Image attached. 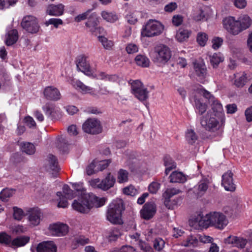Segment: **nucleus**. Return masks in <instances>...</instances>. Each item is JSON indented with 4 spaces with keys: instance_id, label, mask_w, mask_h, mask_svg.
Returning a JSON list of instances; mask_svg holds the SVG:
<instances>
[{
    "instance_id": "obj_1",
    "label": "nucleus",
    "mask_w": 252,
    "mask_h": 252,
    "mask_svg": "<svg viewBox=\"0 0 252 252\" xmlns=\"http://www.w3.org/2000/svg\"><path fill=\"white\" fill-rule=\"evenodd\" d=\"M200 93L207 99L211 107V110L209 111L205 116L201 117L200 124L206 130L215 131L220 127L219 120L220 121L221 125L224 123V113L222 106L220 102L207 90L201 89Z\"/></svg>"
},
{
    "instance_id": "obj_2",
    "label": "nucleus",
    "mask_w": 252,
    "mask_h": 252,
    "mask_svg": "<svg viewBox=\"0 0 252 252\" xmlns=\"http://www.w3.org/2000/svg\"><path fill=\"white\" fill-rule=\"evenodd\" d=\"M228 223L226 217L222 213L218 212H211L205 216L199 214L190 222V224L195 226L207 228L213 226L219 229H223Z\"/></svg>"
},
{
    "instance_id": "obj_3",
    "label": "nucleus",
    "mask_w": 252,
    "mask_h": 252,
    "mask_svg": "<svg viewBox=\"0 0 252 252\" xmlns=\"http://www.w3.org/2000/svg\"><path fill=\"white\" fill-rule=\"evenodd\" d=\"M105 201V198H98L92 193L81 190L80 196L77 200H74L72 206L81 213L87 214L94 207L98 208L103 206Z\"/></svg>"
},
{
    "instance_id": "obj_4",
    "label": "nucleus",
    "mask_w": 252,
    "mask_h": 252,
    "mask_svg": "<svg viewBox=\"0 0 252 252\" xmlns=\"http://www.w3.org/2000/svg\"><path fill=\"white\" fill-rule=\"evenodd\" d=\"M124 210L122 200L118 199L113 201L107 209V220L115 224H121L122 221V212Z\"/></svg>"
},
{
    "instance_id": "obj_5",
    "label": "nucleus",
    "mask_w": 252,
    "mask_h": 252,
    "mask_svg": "<svg viewBox=\"0 0 252 252\" xmlns=\"http://www.w3.org/2000/svg\"><path fill=\"white\" fill-rule=\"evenodd\" d=\"M171 57V51L167 46L159 44L155 47L153 60L158 66L164 65L170 60Z\"/></svg>"
},
{
    "instance_id": "obj_6",
    "label": "nucleus",
    "mask_w": 252,
    "mask_h": 252,
    "mask_svg": "<svg viewBox=\"0 0 252 252\" xmlns=\"http://www.w3.org/2000/svg\"><path fill=\"white\" fill-rule=\"evenodd\" d=\"M163 26L159 22L149 20L141 30V35L143 37H153L160 34L163 30Z\"/></svg>"
},
{
    "instance_id": "obj_7",
    "label": "nucleus",
    "mask_w": 252,
    "mask_h": 252,
    "mask_svg": "<svg viewBox=\"0 0 252 252\" xmlns=\"http://www.w3.org/2000/svg\"><path fill=\"white\" fill-rule=\"evenodd\" d=\"M21 25L24 30L31 33H37L40 28L37 18L32 15L25 16Z\"/></svg>"
},
{
    "instance_id": "obj_8",
    "label": "nucleus",
    "mask_w": 252,
    "mask_h": 252,
    "mask_svg": "<svg viewBox=\"0 0 252 252\" xmlns=\"http://www.w3.org/2000/svg\"><path fill=\"white\" fill-rule=\"evenodd\" d=\"M82 129L85 132L91 134H97L102 131L100 122L95 119H87L83 124Z\"/></svg>"
},
{
    "instance_id": "obj_9",
    "label": "nucleus",
    "mask_w": 252,
    "mask_h": 252,
    "mask_svg": "<svg viewBox=\"0 0 252 252\" xmlns=\"http://www.w3.org/2000/svg\"><path fill=\"white\" fill-rule=\"evenodd\" d=\"M63 194L61 192H57V195L59 196L58 207L65 208L68 206L67 199H72L74 198V193L67 185H64L63 188Z\"/></svg>"
},
{
    "instance_id": "obj_10",
    "label": "nucleus",
    "mask_w": 252,
    "mask_h": 252,
    "mask_svg": "<svg viewBox=\"0 0 252 252\" xmlns=\"http://www.w3.org/2000/svg\"><path fill=\"white\" fill-rule=\"evenodd\" d=\"M224 28L230 33L237 35L241 32L240 23L233 17L229 16L223 20Z\"/></svg>"
},
{
    "instance_id": "obj_11",
    "label": "nucleus",
    "mask_w": 252,
    "mask_h": 252,
    "mask_svg": "<svg viewBox=\"0 0 252 252\" xmlns=\"http://www.w3.org/2000/svg\"><path fill=\"white\" fill-rule=\"evenodd\" d=\"M156 211V204L153 202H148L144 205L141 210L140 215L143 219L149 220L154 217Z\"/></svg>"
},
{
    "instance_id": "obj_12",
    "label": "nucleus",
    "mask_w": 252,
    "mask_h": 252,
    "mask_svg": "<svg viewBox=\"0 0 252 252\" xmlns=\"http://www.w3.org/2000/svg\"><path fill=\"white\" fill-rule=\"evenodd\" d=\"M76 62L78 70L89 76L92 74L93 71L86 56L85 55L79 56L77 58Z\"/></svg>"
},
{
    "instance_id": "obj_13",
    "label": "nucleus",
    "mask_w": 252,
    "mask_h": 252,
    "mask_svg": "<svg viewBox=\"0 0 252 252\" xmlns=\"http://www.w3.org/2000/svg\"><path fill=\"white\" fill-rule=\"evenodd\" d=\"M233 173L230 171L222 176L221 185L227 191L233 192L236 189V186L233 182Z\"/></svg>"
},
{
    "instance_id": "obj_14",
    "label": "nucleus",
    "mask_w": 252,
    "mask_h": 252,
    "mask_svg": "<svg viewBox=\"0 0 252 252\" xmlns=\"http://www.w3.org/2000/svg\"><path fill=\"white\" fill-rule=\"evenodd\" d=\"M49 229L52 235L58 236L65 235L68 231V226L61 223L50 224Z\"/></svg>"
},
{
    "instance_id": "obj_15",
    "label": "nucleus",
    "mask_w": 252,
    "mask_h": 252,
    "mask_svg": "<svg viewBox=\"0 0 252 252\" xmlns=\"http://www.w3.org/2000/svg\"><path fill=\"white\" fill-rule=\"evenodd\" d=\"M37 252H57V247L53 241H43L36 247Z\"/></svg>"
},
{
    "instance_id": "obj_16",
    "label": "nucleus",
    "mask_w": 252,
    "mask_h": 252,
    "mask_svg": "<svg viewBox=\"0 0 252 252\" xmlns=\"http://www.w3.org/2000/svg\"><path fill=\"white\" fill-rule=\"evenodd\" d=\"M43 94L45 97L48 100L56 101L61 98V94L58 89L52 86L46 87Z\"/></svg>"
},
{
    "instance_id": "obj_17",
    "label": "nucleus",
    "mask_w": 252,
    "mask_h": 252,
    "mask_svg": "<svg viewBox=\"0 0 252 252\" xmlns=\"http://www.w3.org/2000/svg\"><path fill=\"white\" fill-rule=\"evenodd\" d=\"M224 241L226 244H231L239 248H244L247 243V241L246 239L231 236L226 238Z\"/></svg>"
},
{
    "instance_id": "obj_18",
    "label": "nucleus",
    "mask_w": 252,
    "mask_h": 252,
    "mask_svg": "<svg viewBox=\"0 0 252 252\" xmlns=\"http://www.w3.org/2000/svg\"><path fill=\"white\" fill-rule=\"evenodd\" d=\"M98 23L97 15L95 13H92L86 23V26L89 29L90 31L93 33L96 32Z\"/></svg>"
},
{
    "instance_id": "obj_19",
    "label": "nucleus",
    "mask_w": 252,
    "mask_h": 252,
    "mask_svg": "<svg viewBox=\"0 0 252 252\" xmlns=\"http://www.w3.org/2000/svg\"><path fill=\"white\" fill-rule=\"evenodd\" d=\"M63 11L64 6L62 4H50L47 7L46 13L51 16H59L63 14Z\"/></svg>"
},
{
    "instance_id": "obj_20",
    "label": "nucleus",
    "mask_w": 252,
    "mask_h": 252,
    "mask_svg": "<svg viewBox=\"0 0 252 252\" xmlns=\"http://www.w3.org/2000/svg\"><path fill=\"white\" fill-rule=\"evenodd\" d=\"M41 212L37 208L31 209L29 212V220L33 226L37 225L40 221Z\"/></svg>"
},
{
    "instance_id": "obj_21",
    "label": "nucleus",
    "mask_w": 252,
    "mask_h": 252,
    "mask_svg": "<svg viewBox=\"0 0 252 252\" xmlns=\"http://www.w3.org/2000/svg\"><path fill=\"white\" fill-rule=\"evenodd\" d=\"M116 179L110 173L107 174L105 179L101 181L100 189L106 190L114 186Z\"/></svg>"
},
{
    "instance_id": "obj_22",
    "label": "nucleus",
    "mask_w": 252,
    "mask_h": 252,
    "mask_svg": "<svg viewBox=\"0 0 252 252\" xmlns=\"http://www.w3.org/2000/svg\"><path fill=\"white\" fill-rule=\"evenodd\" d=\"M30 241V237L27 236H22L17 237L12 240H11V243L10 247L15 249L18 247L24 246Z\"/></svg>"
},
{
    "instance_id": "obj_23",
    "label": "nucleus",
    "mask_w": 252,
    "mask_h": 252,
    "mask_svg": "<svg viewBox=\"0 0 252 252\" xmlns=\"http://www.w3.org/2000/svg\"><path fill=\"white\" fill-rule=\"evenodd\" d=\"M170 182L183 183L186 181L187 178L185 175L181 172H173L169 176Z\"/></svg>"
},
{
    "instance_id": "obj_24",
    "label": "nucleus",
    "mask_w": 252,
    "mask_h": 252,
    "mask_svg": "<svg viewBox=\"0 0 252 252\" xmlns=\"http://www.w3.org/2000/svg\"><path fill=\"white\" fill-rule=\"evenodd\" d=\"M18 39V33L17 30L13 29L9 31L7 34L5 44L11 46L15 43Z\"/></svg>"
},
{
    "instance_id": "obj_25",
    "label": "nucleus",
    "mask_w": 252,
    "mask_h": 252,
    "mask_svg": "<svg viewBox=\"0 0 252 252\" xmlns=\"http://www.w3.org/2000/svg\"><path fill=\"white\" fill-rule=\"evenodd\" d=\"M69 145V142L66 137L62 135L57 138V146L63 152L67 151Z\"/></svg>"
},
{
    "instance_id": "obj_26",
    "label": "nucleus",
    "mask_w": 252,
    "mask_h": 252,
    "mask_svg": "<svg viewBox=\"0 0 252 252\" xmlns=\"http://www.w3.org/2000/svg\"><path fill=\"white\" fill-rule=\"evenodd\" d=\"M194 69L196 74L201 78L205 77L206 75V68L203 63H194Z\"/></svg>"
},
{
    "instance_id": "obj_27",
    "label": "nucleus",
    "mask_w": 252,
    "mask_h": 252,
    "mask_svg": "<svg viewBox=\"0 0 252 252\" xmlns=\"http://www.w3.org/2000/svg\"><path fill=\"white\" fill-rule=\"evenodd\" d=\"M235 79L234 80V85L237 87H242L246 83L248 80L247 74L243 72L242 74H237L235 75Z\"/></svg>"
},
{
    "instance_id": "obj_28",
    "label": "nucleus",
    "mask_w": 252,
    "mask_h": 252,
    "mask_svg": "<svg viewBox=\"0 0 252 252\" xmlns=\"http://www.w3.org/2000/svg\"><path fill=\"white\" fill-rule=\"evenodd\" d=\"M133 94L137 99L142 102L146 101L149 97V92L145 87L138 90Z\"/></svg>"
},
{
    "instance_id": "obj_29",
    "label": "nucleus",
    "mask_w": 252,
    "mask_h": 252,
    "mask_svg": "<svg viewBox=\"0 0 252 252\" xmlns=\"http://www.w3.org/2000/svg\"><path fill=\"white\" fill-rule=\"evenodd\" d=\"M238 21L240 24V28L241 32L248 29L251 24V19L247 15H245L241 18H240Z\"/></svg>"
},
{
    "instance_id": "obj_30",
    "label": "nucleus",
    "mask_w": 252,
    "mask_h": 252,
    "mask_svg": "<svg viewBox=\"0 0 252 252\" xmlns=\"http://www.w3.org/2000/svg\"><path fill=\"white\" fill-rule=\"evenodd\" d=\"M48 159L50 168L52 171L58 172L59 170V167L56 157L53 155H49Z\"/></svg>"
},
{
    "instance_id": "obj_31",
    "label": "nucleus",
    "mask_w": 252,
    "mask_h": 252,
    "mask_svg": "<svg viewBox=\"0 0 252 252\" xmlns=\"http://www.w3.org/2000/svg\"><path fill=\"white\" fill-rule=\"evenodd\" d=\"M21 149L23 152L30 155L33 154L35 152L34 146L30 142L23 143L21 145Z\"/></svg>"
},
{
    "instance_id": "obj_32",
    "label": "nucleus",
    "mask_w": 252,
    "mask_h": 252,
    "mask_svg": "<svg viewBox=\"0 0 252 252\" xmlns=\"http://www.w3.org/2000/svg\"><path fill=\"white\" fill-rule=\"evenodd\" d=\"M190 34L188 30L180 29L177 32L176 35L177 39L180 42H183L188 39Z\"/></svg>"
},
{
    "instance_id": "obj_33",
    "label": "nucleus",
    "mask_w": 252,
    "mask_h": 252,
    "mask_svg": "<svg viewBox=\"0 0 252 252\" xmlns=\"http://www.w3.org/2000/svg\"><path fill=\"white\" fill-rule=\"evenodd\" d=\"M210 63L214 68H216L218 64L223 61V58L220 54L215 53L210 57Z\"/></svg>"
},
{
    "instance_id": "obj_34",
    "label": "nucleus",
    "mask_w": 252,
    "mask_h": 252,
    "mask_svg": "<svg viewBox=\"0 0 252 252\" xmlns=\"http://www.w3.org/2000/svg\"><path fill=\"white\" fill-rule=\"evenodd\" d=\"M136 64L142 67H147L149 64V59L144 56L141 55H137L135 58Z\"/></svg>"
},
{
    "instance_id": "obj_35",
    "label": "nucleus",
    "mask_w": 252,
    "mask_h": 252,
    "mask_svg": "<svg viewBox=\"0 0 252 252\" xmlns=\"http://www.w3.org/2000/svg\"><path fill=\"white\" fill-rule=\"evenodd\" d=\"M208 188V182L207 181H200L197 186V195L201 197L206 191Z\"/></svg>"
},
{
    "instance_id": "obj_36",
    "label": "nucleus",
    "mask_w": 252,
    "mask_h": 252,
    "mask_svg": "<svg viewBox=\"0 0 252 252\" xmlns=\"http://www.w3.org/2000/svg\"><path fill=\"white\" fill-rule=\"evenodd\" d=\"M76 88L82 92V93H92L94 92L93 89L90 87L87 86L80 81L75 82Z\"/></svg>"
},
{
    "instance_id": "obj_37",
    "label": "nucleus",
    "mask_w": 252,
    "mask_h": 252,
    "mask_svg": "<svg viewBox=\"0 0 252 252\" xmlns=\"http://www.w3.org/2000/svg\"><path fill=\"white\" fill-rule=\"evenodd\" d=\"M101 16L103 19L111 23H113L118 20V16L117 15L112 12L102 11L101 12Z\"/></svg>"
},
{
    "instance_id": "obj_38",
    "label": "nucleus",
    "mask_w": 252,
    "mask_h": 252,
    "mask_svg": "<svg viewBox=\"0 0 252 252\" xmlns=\"http://www.w3.org/2000/svg\"><path fill=\"white\" fill-rule=\"evenodd\" d=\"M198 242V238L194 236H189L184 242V246L185 247H196Z\"/></svg>"
},
{
    "instance_id": "obj_39",
    "label": "nucleus",
    "mask_w": 252,
    "mask_h": 252,
    "mask_svg": "<svg viewBox=\"0 0 252 252\" xmlns=\"http://www.w3.org/2000/svg\"><path fill=\"white\" fill-rule=\"evenodd\" d=\"M15 190L12 189H5L0 193V198L2 201H7L9 198L11 197L15 192Z\"/></svg>"
},
{
    "instance_id": "obj_40",
    "label": "nucleus",
    "mask_w": 252,
    "mask_h": 252,
    "mask_svg": "<svg viewBox=\"0 0 252 252\" xmlns=\"http://www.w3.org/2000/svg\"><path fill=\"white\" fill-rule=\"evenodd\" d=\"M179 200H180V198L165 199L164 204L168 209L173 210L177 207Z\"/></svg>"
},
{
    "instance_id": "obj_41",
    "label": "nucleus",
    "mask_w": 252,
    "mask_h": 252,
    "mask_svg": "<svg viewBox=\"0 0 252 252\" xmlns=\"http://www.w3.org/2000/svg\"><path fill=\"white\" fill-rule=\"evenodd\" d=\"M128 172L124 169H121L118 172V181L120 183H123L128 181Z\"/></svg>"
},
{
    "instance_id": "obj_42",
    "label": "nucleus",
    "mask_w": 252,
    "mask_h": 252,
    "mask_svg": "<svg viewBox=\"0 0 252 252\" xmlns=\"http://www.w3.org/2000/svg\"><path fill=\"white\" fill-rule=\"evenodd\" d=\"M194 102L195 108L198 110V113L200 115H202L206 112L207 106L205 103L201 102L198 99H195Z\"/></svg>"
},
{
    "instance_id": "obj_43",
    "label": "nucleus",
    "mask_w": 252,
    "mask_h": 252,
    "mask_svg": "<svg viewBox=\"0 0 252 252\" xmlns=\"http://www.w3.org/2000/svg\"><path fill=\"white\" fill-rule=\"evenodd\" d=\"M186 139L190 144H193L197 140V136L192 129H189L186 132Z\"/></svg>"
},
{
    "instance_id": "obj_44",
    "label": "nucleus",
    "mask_w": 252,
    "mask_h": 252,
    "mask_svg": "<svg viewBox=\"0 0 252 252\" xmlns=\"http://www.w3.org/2000/svg\"><path fill=\"white\" fill-rule=\"evenodd\" d=\"M55 105L52 103H47L42 107V109L45 114L49 117L53 114L55 111Z\"/></svg>"
},
{
    "instance_id": "obj_45",
    "label": "nucleus",
    "mask_w": 252,
    "mask_h": 252,
    "mask_svg": "<svg viewBox=\"0 0 252 252\" xmlns=\"http://www.w3.org/2000/svg\"><path fill=\"white\" fill-rule=\"evenodd\" d=\"M111 162V159L101 160L98 162H96L95 161V164L96 166L95 171H96V172H98L99 171L103 170L108 166Z\"/></svg>"
},
{
    "instance_id": "obj_46",
    "label": "nucleus",
    "mask_w": 252,
    "mask_h": 252,
    "mask_svg": "<svg viewBox=\"0 0 252 252\" xmlns=\"http://www.w3.org/2000/svg\"><path fill=\"white\" fill-rule=\"evenodd\" d=\"M182 191L176 188L168 189L163 193L165 199H170L172 196L180 193Z\"/></svg>"
},
{
    "instance_id": "obj_47",
    "label": "nucleus",
    "mask_w": 252,
    "mask_h": 252,
    "mask_svg": "<svg viewBox=\"0 0 252 252\" xmlns=\"http://www.w3.org/2000/svg\"><path fill=\"white\" fill-rule=\"evenodd\" d=\"M0 243L4 244L10 247L11 243V237L5 232L0 233Z\"/></svg>"
},
{
    "instance_id": "obj_48",
    "label": "nucleus",
    "mask_w": 252,
    "mask_h": 252,
    "mask_svg": "<svg viewBox=\"0 0 252 252\" xmlns=\"http://www.w3.org/2000/svg\"><path fill=\"white\" fill-rule=\"evenodd\" d=\"M163 161L165 166L173 169L176 168V164L170 156H165L163 158Z\"/></svg>"
},
{
    "instance_id": "obj_49",
    "label": "nucleus",
    "mask_w": 252,
    "mask_h": 252,
    "mask_svg": "<svg viewBox=\"0 0 252 252\" xmlns=\"http://www.w3.org/2000/svg\"><path fill=\"white\" fill-rule=\"evenodd\" d=\"M196 39L197 42L200 46H204L205 45L208 40V35L204 32H199L197 34Z\"/></svg>"
},
{
    "instance_id": "obj_50",
    "label": "nucleus",
    "mask_w": 252,
    "mask_h": 252,
    "mask_svg": "<svg viewBox=\"0 0 252 252\" xmlns=\"http://www.w3.org/2000/svg\"><path fill=\"white\" fill-rule=\"evenodd\" d=\"M98 38L103 47L106 49H110L113 45V43L112 41L108 40L107 38L104 36H99Z\"/></svg>"
},
{
    "instance_id": "obj_51",
    "label": "nucleus",
    "mask_w": 252,
    "mask_h": 252,
    "mask_svg": "<svg viewBox=\"0 0 252 252\" xmlns=\"http://www.w3.org/2000/svg\"><path fill=\"white\" fill-rule=\"evenodd\" d=\"M63 24V20L61 19L57 18H51L45 23L46 26H48L49 25H53L56 28H57L59 25H62Z\"/></svg>"
},
{
    "instance_id": "obj_52",
    "label": "nucleus",
    "mask_w": 252,
    "mask_h": 252,
    "mask_svg": "<svg viewBox=\"0 0 252 252\" xmlns=\"http://www.w3.org/2000/svg\"><path fill=\"white\" fill-rule=\"evenodd\" d=\"M123 192L125 194L134 196L137 194V190L133 186H129L124 188Z\"/></svg>"
},
{
    "instance_id": "obj_53",
    "label": "nucleus",
    "mask_w": 252,
    "mask_h": 252,
    "mask_svg": "<svg viewBox=\"0 0 252 252\" xmlns=\"http://www.w3.org/2000/svg\"><path fill=\"white\" fill-rule=\"evenodd\" d=\"M91 9H89L85 12H84L76 16L74 18L75 21L77 22H80L82 20L88 19L90 15L91 14Z\"/></svg>"
},
{
    "instance_id": "obj_54",
    "label": "nucleus",
    "mask_w": 252,
    "mask_h": 252,
    "mask_svg": "<svg viewBox=\"0 0 252 252\" xmlns=\"http://www.w3.org/2000/svg\"><path fill=\"white\" fill-rule=\"evenodd\" d=\"M13 209V217L14 219L17 220H21L24 216V212L21 209L17 207H14Z\"/></svg>"
},
{
    "instance_id": "obj_55",
    "label": "nucleus",
    "mask_w": 252,
    "mask_h": 252,
    "mask_svg": "<svg viewBox=\"0 0 252 252\" xmlns=\"http://www.w3.org/2000/svg\"><path fill=\"white\" fill-rule=\"evenodd\" d=\"M131 84L132 94L144 87L142 82L139 80L133 81Z\"/></svg>"
},
{
    "instance_id": "obj_56",
    "label": "nucleus",
    "mask_w": 252,
    "mask_h": 252,
    "mask_svg": "<svg viewBox=\"0 0 252 252\" xmlns=\"http://www.w3.org/2000/svg\"><path fill=\"white\" fill-rule=\"evenodd\" d=\"M212 48L217 50L219 49L223 43V39L221 37H215L212 40Z\"/></svg>"
},
{
    "instance_id": "obj_57",
    "label": "nucleus",
    "mask_w": 252,
    "mask_h": 252,
    "mask_svg": "<svg viewBox=\"0 0 252 252\" xmlns=\"http://www.w3.org/2000/svg\"><path fill=\"white\" fill-rule=\"evenodd\" d=\"M164 242L161 239H156L153 242V246L155 250L159 251L163 248Z\"/></svg>"
},
{
    "instance_id": "obj_58",
    "label": "nucleus",
    "mask_w": 252,
    "mask_h": 252,
    "mask_svg": "<svg viewBox=\"0 0 252 252\" xmlns=\"http://www.w3.org/2000/svg\"><path fill=\"white\" fill-rule=\"evenodd\" d=\"M160 186V184L159 183L156 182H153L149 186V190L151 193H156L159 189Z\"/></svg>"
},
{
    "instance_id": "obj_59",
    "label": "nucleus",
    "mask_w": 252,
    "mask_h": 252,
    "mask_svg": "<svg viewBox=\"0 0 252 252\" xmlns=\"http://www.w3.org/2000/svg\"><path fill=\"white\" fill-rule=\"evenodd\" d=\"M96 168L95 160H94L86 168V172L88 175H91L96 172L95 171Z\"/></svg>"
},
{
    "instance_id": "obj_60",
    "label": "nucleus",
    "mask_w": 252,
    "mask_h": 252,
    "mask_svg": "<svg viewBox=\"0 0 252 252\" xmlns=\"http://www.w3.org/2000/svg\"><path fill=\"white\" fill-rule=\"evenodd\" d=\"M126 50L128 54H133L138 52V47L135 44L130 43L126 46Z\"/></svg>"
},
{
    "instance_id": "obj_61",
    "label": "nucleus",
    "mask_w": 252,
    "mask_h": 252,
    "mask_svg": "<svg viewBox=\"0 0 252 252\" xmlns=\"http://www.w3.org/2000/svg\"><path fill=\"white\" fill-rule=\"evenodd\" d=\"M121 236L120 232L118 230H113L109 235L108 239L110 242L115 241Z\"/></svg>"
},
{
    "instance_id": "obj_62",
    "label": "nucleus",
    "mask_w": 252,
    "mask_h": 252,
    "mask_svg": "<svg viewBox=\"0 0 252 252\" xmlns=\"http://www.w3.org/2000/svg\"><path fill=\"white\" fill-rule=\"evenodd\" d=\"M25 121L26 125L30 128H34L36 126V123L33 119L30 117H25Z\"/></svg>"
},
{
    "instance_id": "obj_63",
    "label": "nucleus",
    "mask_w": 252,
    "mask_h": 252,
    "mask_svg": "<svg viewBox=\"0 0 252 252\" xmlns=\"http://www.w3.org/2000/svg\"><path fill=\"white\" fill-rule=\"evenodd\" d=\"M183 22V17L181 15H175L172 18V23L175 26H179Z\"/></svg>"
},
{
    "instance_id": "obj_64",
    "label": "nucleus",
    "mask_w": 252,
    "mask_h": 252,
    "mask_svg": "<svg viewBox=\"0 0 252 252\" xmlns=\"http://www.w3.org/2000/svg\"><path fill=\"white\" fill-rule=\"evenodd\" d=\"M177 7V3L176 2H172L165 6L164 10L166 12H171L175 10Z\"/></svg>"
}]
</instances>
